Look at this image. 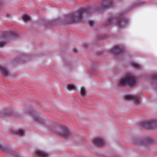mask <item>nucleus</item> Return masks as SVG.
I'll return each mask as SVG.
<instances>
[{
    "label": "nucleus",
    "instance_id": "nucleus-3",
    "mask_svg": "<svg viewBox=\"0 0 157 157\" xmlns=\"http://www.w3.org/2000/svg\"><path fill=\"white\" fill-rule=\"evenodd\" d=\"M58 134L65 138H67L72 135V133L67 128L64 127H63L62 131L58 133Z\"/></svg>",
    "mask_w": 157,
    "mask_h": 157
},
{
    "label": "nucleus",
    "instance_id": "nucleus-10",
    "mask_svg": "<svg viewBox=\"0 0 157 157\" xmlns=\"http://www.w3.org/2000/svg\"><path fill=\"white\" fill-rule=\"evenodd\" d=\"M67 88L70 90H75L76 89L75 86L73 83H70L67 85Z\"/></svg>",
    "mask_w": 157,
    "mask_h": 157
},
{
    "label": "nucleus",
    "instance_id": "nucleus-12",
    "mask_svg": "<svg viewBox=\"0 0 157 157\" xmlns=\"http://www.w3.org/2000/svg\"><path fill=\"white\" fill-rule=\"evenodd\" d=\"M120 49V48L118 46H116L114 48H113L111 49V52H119V50Z\"/></svg>",
    "mask_w": 157,
    "mask_h": 157
},
{
    "label": "nucleus",
    "instance_id": "nucleus-20",
    "mask_svg": "<svg viewBox=\"0 0 157 157\" xmlns=\"http://www.w3.org/2000/svg\"><path fill=\"white\" fill-rule=\"evenodd\" d=\"M5 44V42L0 41V47H3Z\"/></svg>",
    "mask_w": 157,
    "mask_h": 157
},
{
    "label": "nucleus",
    "instance_id": "nucleus-6",
    "mask_svg": "<svg viewBox=\"0 0 157 157\" xmlns=\"http://www.w3.org/2000/svg\"><path fill=\"white\" fill-rule=\"evenodd\" d=\"M93 143L95 145L102 146L103 144L104 141L101 138H98L93 139L92 140Z\"/></svg>",
    "mask_w": 157,
    "mask_h": 157
},
{
    "label": "nucleus",
    "instance_id": "nucleus-7",
    "mask_svg": "<svg viewBox=\"0 0 157 157\" xmlns=\"http://www.w3.org/2000/svg\"><path fill=\"white\" fill-rule=\"evenodd\" d=\"M36 153L42 157H48V153L42 150L38 151Z\"/></svg>",
    "mask_w": 157,
    "mask_h": 157
},
{
    "label": "nucleus",
    "instance_id": "nucleus-19",
    "mask_svg": "<svg viewBox=\"0 0 157 157\" xmlns=\"http://www.w3.org/2000/svg\"><path fill=\"white\" fill-rule=\"evenodd\" d=\"M89 24L90 26H92L94 24V22L93 21L90 20L89 21Z\"/></svg>",
    "mask_w": 157,
    "mask_h": 157
},
{
    "label": "nucleus",
    "instance_id": "nucleus-22",
    "mask_svg": "<svg viewBox=\"0 0 157 157\" xmlns=\"http://www.w3.org/2000/svg\"><path fill=\"white\" fill-rule=\"evenodd\" d=\"M154 78V79H156V78Z\"/></svg>",
    "mask_w": 157,
    "mask_h": 157
},
{
    "label": "nucleus",
    "instance_id": "nucleus-11",
    "mask_svg": "<svg viewBox=\"0 0 157 157\" xmlns=\"http://www.w3.org/2000/svg\"><path fill=\"white\" fill-rule=\"evenodd\" d=\"M80 93L82 96H85L86 95V92L85 88L84 87H82L80 90Z\"/></svg>",
    "mask_w": 157,
    "mask_h": 157
},
{
    "label": "nucleus",
    "instance_id": "nucleus-1",
    "mask_svg": "<svg viewBox=\"0 0 157 157\" xmlns=\"http://www.w3.org/2000/svg\"><path fill=\"white\" fill-rule=\"evenodd\" d=\"M119 82L121 85H127L132 86L136 84L137 82L136 77L133 74L128 73L120 79Z\"/></svg>",
    "mask_w": 157,
    "mask_h": 157
},
{
    "label": "nucleus",
    "instance_id": "nucleus-21",
    "mask_svg": "<svg viewBox=\"0 0 157 157\" xmlns=\"http://www.w3.org/2000/svg\"><path fill=\"white\" fill-rule=\"evenodd\" d=\"M110 5H107V4L106 6H104V7H103V8L104 9H105L107 8V7H108L110 6Z\"/></svg>",
    "mask_w": 157,
    "mask_h": 157
},
{
    "label": "nucleus",
    "instance_id": "nucleus-8",
    "mask_svg": "<svg viewBox=\"0 0 157 157\" xmlns=\"http://www.w3.org/2000/svg\"><path fill=\"white\" fill-rule=\"evenodd\" d=\"M0 71L2 74L4 75H8L9 71L5 67H2L0 68Z\"/></svg>",
    "mask_w": 157,
    "mask_h": 157
},
{
    "label": "nucleus",
    "instance_id": "nucleus-5",
    "mask_svg": "<svg viewBox=\"0 0 157 157\" xmlns=\"http://www.w3.org/2000/svg\"><path fill=\"white\" fill-rule=\"evenodd\" d=\"M75 16L72 14L68 15L66 18V24L72 23L75 21Z\"/></svg>",
    "mask_w": 157,
    "mask_h": 157
},
{
    "label": "nucleus",
    "instance_id": "nucleus-13",
    "mask_svg": "<svg viewBox=\"0 0 157 157\" xmlns=\"http://www.w3.org/2000/svg\"><path fill=\"white\" fill-rule=\"evenodd\" d=\"M84 11L83 10H81L79 12L78 14L77 15L76 17H78V20H80V17L82 16L83 14L84 13Z\"/></svg>",
    "mask_w": 157,
    "mask_h": 157
},
{
    "label": "nucleus",
    "instance_id": "nucleus-4",
    "mask_svg": "<svg viewBox=\"0 0 157 157\" xmlns=\"http://www.w3.org/2000/svg\"><path fill=\"white\" fill-rule=\"evenodd\" d=\"M145 125L148 128H153L157 127V121L155 119L148 120L146 121Z\"/></svg>",
    "mask_w": 157,
    "mask_h": 157
},
{
    "label": "nucleus",
    "instance_id": "nucleus-16",
    "mask_svg": "<svg viewBox=\"0 0 157 157\" xmlns=\"http://www.w3.org/2000/svg\"><path fill=\"white\" fill-rule=\"evenodd\" d=\"M117 25L120 28H122L123 26H121V23L120 20H118L117 21Z\"/></svg>",
    "mask_w": 157,
    "mask_h": 157
},
{
    "label": "nucleus",
    "instance_id": "nucleus-9",
    "mask_svg": "<svg viewBox=\"0 0 157 157\" xmlns=\"http://www.w3.org/2000/svg\"><path fill=\"white\" fill-rule=\"evenodd\" d=\"M131 64L135 69H140L141 67V66L140 65L135 62H132L131 63Z\"/></svg>",
    "mask_w": 157,
    "mask_h": 157
},
{
    "label": "nucleus",
    "instance_id": "nucleus-2",
    "mask_svg": "<svg viewBox=\"0 0 157 157\" xmlns=\"http://www.w3.org/2000/svg\"><path fill=\"white\" fill-rule=\"evenodd\" d=\"M139 96L137 95L128 94L125 95L124 99L128 101H132L134 105L138 106L140 105V102L139 100Z\"/></svg>",
    "mask_w": 157,
    "mask_h": 157
},
{
    "label": "nucleus",
    "instance_id": "nucleus-18",
    "mask_svg": "<svg viewBox=\"0 0 157 157\" xmlns=\"http://www.w3.org/2000/svg\"><path fill=\"white\" fill-rule=\"evenodd\" d=\"M146 142H140L139 141H138V142H136V144H144V145H145L146 144Z\"/></svg>",
    "mask_w": 157,
    "mask_h": 157
},
{
    "label": "nucleus",
    "instance_id": "nucleus-14",
    "mask_svg": "<svg viewBox=\"0 0 157 157\" xmlns=\"http://www.w3.org/2000/svg\"><path fill=\"white\" fill-rule=\"evenodd\" d=\"M22 18L24 21H25L29 20L30 19V17L28 15L25 14L23 16Z\"/></svg>",
    "mask_w": 157,
    "mask_h": 157
},
{
    "label": "nucleus",
    "instance_id": "nucleus-17",
    "mask_svg": "<svg viewBox=\"0 0 157 157\" xmlns=\"http://www.w3.org/2000/svg\"><path fill=\"white\" fill-rule=\"evenodd\" d=\"M33 118L34 121H38L39 120V118L38 116H33Z\"/></svg>",
    "mask_w": 157,
    "mask_h": 157
},
{
    "label": "nucleus",
    "instance_id": "nucleus-15",
    "mask_svg": "<svg viewBox=\"0 0 157 157\" xmlns=\"http://www.w3.org/2000/svg\"><path fill=\"white\" fill-rule=\"evenodd\" d=\"M16 133L19 135L22 136L24 133V131L22 130H19L16 131Z\"/></svg>",
    "mask_w": 157,
    "mask_h": 157
}]
</instances>
